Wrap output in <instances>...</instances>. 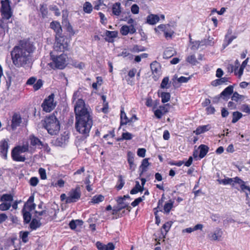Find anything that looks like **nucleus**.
Wrapping results in <instances>:
<instances>
[{
    "instance_id": "nucleus-40",
    "label": "nucleus",
    "mask_w": 250,
    "mask_h": 250,
    "mask_svg": "<svg viewBox=\"0 0 250 250\" xmlns=\"http://www.w3.org/2000/svg\"><path fill=\"white\" fill-rule=\"evenodd\" d=\"M242 114L238 111L233 112L232 113V120L231 122L233 124L236 123L242 117Z\"/></svg>"
},
{
    "instance_id": "nucleus-26",
    "label": "nucleus",
    "mask_w": 250,
    "mask_h": 250,
    "mask_svg": "<svg viewBox=\"0 0 250 250\" xmlns=\"http://www.w3.org/2000/svg\"><path fill=\"white\" fill-rule=\"evenodd\" d=\"M21 117L19 115L14 114L12 117L11 127L13 129H15L21 123Z\"/></svg>"
},
{
    "instance_id": "nucleus-55",
    "label": "nucleus",
    "mask_w": 250,
    "mask_h": 250,
    "mask_svg": "<svg viewBox=\"0 0 250 250\" xmlns=\"http://www.w3.org/2000/svg\"><path fill=\"white\" fill-rule=\"evenodd\" d=\"M244 69H242V68L240 67L238 68V66H237L235 67V70L234 71L235 75L238 76V78H240L243 74Z\"/></svg>"
},
{
    "instance_id": "nucleus-4",
    "label": "nucleus",
    "mask_w": 250,
    "mask_h": 250,
    "mask_svg": "<svg viewBox=\"0 0 250 250\" xmlns=\"http://www.w3.org/2000/svg\"><path fill=\"white\" fill-rule=\"evenodd\" d=\"M34 195L30 196L28 200L24 204L23 208L22 209L24 222L26 224L29 223L31 221V214L30 211L35 208L36 204L34 203Z\"/></svg>"
},
{
    "instance_id": "nucleus-35",
    "label": "nucleus",
    "mask_w": 250,
    "mask_h": 250,
    "mask_svg": "<svg viewBox=\"0 0 250 250\" xmlns=\"http://www.w3.org/2000/svg\"><path fill=\"white\" fill-rule=\"evenodd\" d=\"M158 95L161 98L162 103L163 104L168 102L170 98V94L168 92H162L160 95L158 92Z\"/></svg>"
},
{
    "instance_id": "nucleus-64",
    "label": "nucleus",
    "mask_w": 250,
    "mask_h": 250,
    "mask_svg": "<svg viewBox=\"0 0 250 250\" xmlns=\"http://www.w3.org/2000/svg\"><path fill=\"white\" fill-rule=\"evenodd\" d=\"M29 183L31 186L35 187L38 184L39 180L38 178L36 177H33L30 179Z\"/></svg>"
},
{
    "instance_id": "nucleus-5",
    "label": "nucleus",
    "mask_w": 250,
    "mask_h": 250,
    "mask_svg": "<svg viewBox=\"0 0 250 250\" xmlns=\"http://www.w3.org/2000/svg\"><path fill=\"white\" fill-rule=\"evenodd\" d=\"M69 40L63 36H56V42L54 44V51L64 52L67 50Z\"/></svg>"
},
{
    "instance_id": "nucleus-32",
    "label": "nucleus",
    "mask_w": 250,
    "mask_h": 250,
    "mask_svg": "<svg viewBox=\"0 0 250 250\" xmlns=\"http://www.w3.org/2000/svg\"><path fill=\"white\" fill-rule=\"evenodd\" d=\"M233 92V86L229 85L226 87L220 94L221 96L224 97H229Z\"/></svg>"
},
{
    "instance_id": "nucleus-34",
    "label": "nucleus",
    "mask_w": 250,
    "mask_h": 250,
    "mask_svg": "<svg viewBox=\"0 0 250 250\" xmlns=\"http://www.w3.org/2000/svg\"><path fill=\"white\" fill-rule=\"evenodd\" d=\"M174 202L170 200L168 202L166 203L164 206V212L168 213L173 207Z\"/></svg>"
},
{
    "instance_id": "nucleus-63",
    "label": "nucleus",
    "mask_w": 250,
    "mask_h": 250,
    "mask_svg": "<svg viewBox=\"0 0 250 250\" xmlns=\"http://www.w3.org/2000/svg\"><path fill=\"white\" fill-rule=\"evenodd\" d=\"M42 81L41 80H39L36 83H35L33 87L35 90H39L42 85Z\"/></svg>"
},
{
    "instance_id": "nucleus-51",
    "label": "nucleus",
    "mask_w": 250,
    "mask_h": 250,
    "mask_svg": "<svg viewBox=\"0 0 250 250\" xmlns=\"http://www.w3.org/2000/svg\"><path fill=\"white\" fill-rule=\"evenodd\" d=\"M145 200V196L137 198L134 200L133 202L131 203V205L133 207H135L138 205L141 202Z\"/></svg>"
},
{
    "instance_id": "nucleus-41",
    "label": "nucleus",
    "mask_w": 250,
    "mask_h": 250,
    "mask_svg": "<svg viewBox=\"0 0 250 250\" xmlns=\"http://www.w3.org/2000/svg\"><path fill=\"white\" fill-rule=\"evenodd\" d=\"M106 6L104 4L103 0H96L95 1V10H99L100 9L104 8Z\"/></svg>"
},
{
    "instance_id": "nucleus-6",
    "label": "nucleus",
    "mask_w": 250,
    "mask_h": 250,
    "mask_svg": "<svg viewBox=\"0 0 250 250\" xmlns=\"http://www.w3.org/2000/svg\"><path fill=\"white\" fill-rule=\"evenodd\" d=\"M55 95L52 93L46 98L42 104V107L44 111L50 112L56 107L57 103L54 101Z\"/></svg>"
},
{
    "instance_id": "nucleus-2",
    "label": "nucleus",
    "mask_w": 250,
    "mask_h": 250,
    "mask_svg": "<svg viewBox=\"0 0 250 250\" xmlns=\"http://www.w3.org/2000/svg\"><path fill=\"white\" fill-rule=\"evenodd\" d=\"M35 48L28 41H22L20 45L15 46L11 52V57L13 64L17 67L22 66L27 63L30 58V54Z\"/></svg>"
},
{
    "instance_id": "nucleus-49",
    "label": "nucleus",
    "mask_w": 250,
    "mask_h": 250,
    "mask_svg": "<svg viewBox=\"0 0 250 250\" xmlns=\"http://www.w3.org/2000/svg\"><path fill=\"white\" fill-rule=\"evenodd\" d=\"M169 106V104H164L163 105H160L159 107V109L163 113V114H166L168 112V107Z\"/></svg>"
},
{
    "instance_id": "nucleus-12",
    "label": "nucleus",
    "mask_w": 250,
    "mask_h": 250,
    "mask_svg": "<svg viewBox=\"0 0 250 250\" xmlns=\"http://www.w3.org/2000/svg\"><path fill=\"white\" fill-rule=\"evenodd\" d=\"M223 234L222 230L220 228H217L213 231L209 232L208 234L207 237L210 241H219L221 240Z\"/></svg>"
},
{
    "instance_id": "nucleus-33",
    "label": "nucleus",
    "mask_w": 250,
    "mask_h": 250,
    "mask_svg": "<svg viewBox=\"0 0 250 250\" xmlns=\"http://www.w3.org/2000/svg\"><path fill=\"white\" fill-rule=\"evenodd\" d=\"M144 188L142 187L138 181H136L135 187L130 190L131 194H135L139 192L143 191Z\"/></svg>"
},
{
    "instance_id": "nucleus-45",
    "label": "nucleus",
    "mask_w": 250,
    "mask_h": 250,
    "mask_svg": "<svg viewBox=\"0 0 250 250\" xmlns=\"http://www.w3.org/2000/svg\"><path fill=\"white\" fill-rule=\"evenodd\" d=\"M164 35H165V37L168 39H170L172 38L173 34H174V31L173 30H172L171 29H170V27H167L166 30H165V32H164Z\"/></svg>"
},
{
    "instance_id": "nucleus-46",
    "label": "nucleus",
    "mask_w": 250,
    "mask_h": 250,
    "mask_svg": "<svg viewBox=\"0 0 250 250\" xmlns=\"http://www.w3.org/2000/svg\"><path fill=\"white\" fill-rule=\"evenodd\" d=\"M13 200V197L11 194H5L0 198V201L2 202H11Z\"/></svg>"
},
{
    "instance_id": "nucleus-3",
    "label": "nucleus",
    "mask_w": 250,
    "mask_h": 250,
    "mask_svg": "<svg viewBox=\"0 0 250 250\" xmlns=\"http://www.w3.org/2000/svg\"><path fill=\"white\" fill-rule=\"evenodd\" d=\"M44 125L48 133L51 135H56L60 130V123L56 116L51 115L46 118Z\"/></svg>"
},
{
    "instance_id": "nucleus-39",
    "label": "nucleus",
    "mask_w": 250,
    "mask_h": 250,
    "mask_svg": "<svg viewBox=\"0 0 250 250\" xmlns=\"http://www.w3.org/2000/svg\"><path fill=\"white\" fill-rule=\"evenodd\" d=\"M219 184L224 185H230L234 186L233 178H227L223 179L218 180Z\"/></svg>"
},
{
    "instance_id": "nucleus-9",
    "label": "nucleus",
    "mask_w": 250,
    "mask_h": 250,
    "mask_svg": "<svg viewBox=\"0 0 250 250\" xmlns=\"http://www.w3.org/2000/svg\"><path fill=\"white\" fill-rule=\"evenodd\" d=\"M1 3V8L0 11L3 18L8 20L12 17V15L10 6V1L9 0H2Z\"/></svg>"
},
{
    "instance_id": "nucleus-62",
    "label": "nucleus",
    "mask_w": 250,
    "mask_h": 250,
    "mask_svg": "<svg viewBox=\"0 0 250 250\" xmlns=\"http://www.w3.org/2000/svg\"><path fill=\"white\" fill-rule=\"evenodd\" d=\"M146 150L145 148H139L137 150V155L140 157L144 158L146 155Z\"/></svg>"
},
{
    "instance_id": "nucleus-61",
    "label": "nucleus",
    "mask_w": 250,
    "mask_h": 250,
    "mask_svg": "<svg viewBox=\"0 0 250 250\" xmlns=\"http://www.w3.org/2000/svg\"><path fill=\"white\" fill-rule=\"evenodd\" d=\"M39 173L42 179L45 180L46 179L47 177L45 169L43 168H40L39 170Z\"/></svg>"
},
{
    "instance_id": "nucleus-50",
    "label": "nucleus",
    "mask_w": 250,
    "mask_h": 250,
    "mask_svg": "<svg viewBox=\"0 0 250 250\" xmlns=\"http://www.w3.org/2000/svg\"><path fill=\"white\" fill-rule=\"evenodd\" d=\"M103 83V79L102 77H96V82L95 83V90H97L98 88L101 86Z\"/></svg>"
},
{
    "instance_id": "nucleus-31",
    "label": "nucleus",
    "mask_w": 250,
    "mask_h": 250,
    "mask_svg": "<svg viewBox=\"0 0 250 250\" xmlns=\"http://www.w3.org/2000/svg\"><path fill=\"white\" fill-rule=\"evenodd\" d=\"M229 81V78L227 77L220 78V79H216L211 82V85L213 86L222 85Z\"/></svg>"
},
{
    "instance_id": "nucleus-20",
    "label": "nucleus",
    "mask_w": 250,
    "mask_h": 250,
    "mask_svg": "<svg viewBox=\"0 0 250 250\" xmlns=\"http://www.w3.org/2000/svg\"><path fill=\"white\" fill-rule=\"evenodd\" d=\"M118 32L117 31L106 30L105 32V40L108 42H113L114 39L118 36Z\"/></svg>"
},
{
    "instance_id": "nucleus-21",
    "label": "nucleus",
    "mask_w": 250,
    "mask_h": 250,
    "mask_svg": "<svg viewBox=\"0 0 250 250\" xmlns=\"http://www.w3.org/2000/svg\"><path fill=\"white\" fill-rule=\"evenodd\" d=\"M150 164L148 162V159L145 158L142 161L141 164L139 167V176H142L144 173L146 172Z\"/></svg>"
},
{
    "instance_id": "nucleus-48",
    "label": "nucleus",
    "mask_w": 250,
    "mask_h": 250,
    "mask_svg": "<svg viewBox=\"0 0 250 250\" xmlns=\"http://www.w3.org/2000/svg\"><path fill=\"white\" fill-rule=\"evenodd\" d=\"M65 27L67 32H68L71 35H74L75 32L73 29L72 26L70 25L69 22L67 21H65Z\"/></svg>"
},
{
    "instance_id": "nucleus-30",
    "label": "nucleus",
    "mask_w": 250,
    "mask_h": 250,
    "mask_svg": "<svg viewBox=\"0 0 250 250\" xmlns=\"http://www.w3.org/2000/svg\"><path fill=\"white\" fill-rule=\"evenodd\" d=\"M112 12L114 15L118 16L120 15L121 13V7L120 2H116L113 4Z\"/></svg>"
},
{
    "instance_id": "nucleus-19",
    "label": "nucleus",
    "mask_w": 250,
    "mask_h": 250,
    "mask_svg": "<svg viewBox=\"0 0 250 250\" xmlns=\"http://www.w3.org/2000/svg\"><path fill=\"white\" fill-rule=\"evenodd\" d=\"M11 156L13 160L16 162H24L26 160L24 156L21 155V153L13 148L11 152Z\"/></svg>"
},
{
    "instance_id": "nucleus-60",
    "label": "nucleus",
    "mask_w": 250,
    "mask_h": 250,
    "mask_svg": "<svg viewBox=\"0 0 250 250\" xmlns=\"http://www.w3.org/2000/svg\"><path fill=\"white\" fill-rule=\"evenodd\" d=\"M131 11L133 14H137L139 12V7L136 4H133L131 7Z\"/></svg>"
},
{
    "instance_id": "nucleus-14",
    "label": "nucleus",
    "mask_w": 250,
    "mask_h": 250,
    "mask_svg": "<svg viewBox=\"0 0 250 250\" xmlns=\"http://www.w3.org/2000/svg\"><path fill=\"white\" fill-rule=\"evenodd\" d=\"M68 133L64 132L60 136L57 138L55 144L58 146H62L65 145L68 142Z\"/></svg>"
},
{
    "instance_id": "nucleus-29",
    "label": "nucleus",
    "mask_w": 250,
    "mask_h": 250,
    "mask_svg": "<svg viewBox=\"0 0 250 250\" xmlns=\"http://www.w3.org/2000/svg\"><path fill=\"white\" fill-rule=\"evenodd\" d=\"M130 122V120L127 117L125 113V112L124 109L122 108L121 110L120 114V125H126Z\"/></svg>"
},
{
    "instance_id": "nucleus-11",
    "label": "nucleus",
    "mask_w": 250,
    "mask_h": 250,
    "mask_svg": "<svg viewBox=\"0 0 250 250\" xmlns=\"http://www.w3.org/2000/svg\"><path fill=\"white\" fill-rule=\"evenodd\" d=\"M97 96L98 98H96L98 100L103 101V107L100 108L99 106H97L96 110L98 112H102L104 113H107L108 112V103L106 101V96L105 95L102 94L101 93H97Z\"/></svg>"
},
{
    "instance_id": "nucleus-37",
    "label": "nucleus",
    "mask_w": 250,
    "mask_h": 250,
    "mask_svg": "<svg viewBox=\"0 0 250 250\" xmlns=\"http://www.w3.org/2000/svg\"><path fill=\"white\" fill-rule=\"evenodd\" d=\"M186 61L192 65H195L198 63L194 54L188 56L186 58Z\"/></svg>"
},
{
    "instance_id": "nucleus-54",
    "label": "nucleus",
    "mask_w": 250,
    "mask_h": 250,
    "mask_svg": "<svg viewBox=\"0 0 250 250\" xmlns=\"http://www.w3.org/2000/svg\"><path fill=\"white\" fill-rule=\"evenodd\" d=\"M241 110L243 112L250 114V106L248 104H244L242 105Z\"/></svg>"
},
{
    "instance_id": "nucleus-43",
    "label": "nucleus",
    "mask_w": 250,
    "mask_h": 250,
    "mask_svg": "<svg viewBox=\"0 0 250 250\" xmlns=\"http://www.w3.org/2000/svg\"><path fill=\"white\" fill-rule=\"evenodd\" d=\"M157 105V104H156L153 106L152 110H153V112L155 117L158 119H160L163 117V116L164 114H163V113L158 108L156 110H154V109L156 107Z\"/></svg>"
},
{
    "instance_id": "nucleus-27",
    "label": "nucleus",
    "mask_w": 250,
    "mask_h": 250,
    "mask_svg": "<svg viewBox=\"0 0 250 250\" xmlns=\"http://www.w3.org/2000/svg\"><path fill=\"white\" fill-rule=\"evenodd\" d=\"M150 68L153 74H159L161 66L157 61H154L150 64Z\"/></svg>"
},
{
    "instance_id": "nucleus-36",
    "label": "nucleus",
    "mask_w": 250,
    "mask_h": 250,
    "mask_svg": "<svg viewBox=\"0 0 250 250\" xmlns=\"http://www.w3.org/2000/svg\"><path fill=\"white\" fill-rule=\"evenodd\" d=\"M83 222L81 220H73L69 223V227L72 229H75L78 226H82Z\"/></svg>"
},
{
    "instance_id": "nucleus-52",
    "label": "nucleus",
    "mask_w": 250,
    "mask_h": 250,
    "mask_svg": "<svg viewBox=\"0 0 250 250\" xmlns=\"http://www.w3.org/2000/svg\"><path fill=\"white\" fill-rule=\"evenodd\" d=\"M122 139L125 140H130L133 138V135L131 133L126 132L122 133Z\"/></svg>"
},
{
    "instance_id": "nucleus-24",
    "label": "nucleus",
    "mask_w": 250,
    "mask_h": 250,
    "mask_svg": "<svg viewBox=\"0 0 250 250\" xmlns=\"http://www.w3.org/2000/svg\"><path fill=\"white\" fill-rule=\"evenodd\" d=\"M50 27L53 29L54 31L56 33V36H61L60 35L62 33V29L61 26L59 22L56 21H53L50 23Z\"/></svg>"
},
{
    "instance_id": "nucleus-17",
    "label": "nucleus",
    "mask_w": 250,
    "mask_h": 250,
    "mask_svg": "<svg viewBox=\"0 0 250 250\" xmlns=\"http://www.w3.org/2000/svg\"><path fill=\"white\" fill-rule=\"evenodd\" d=\"M9 146L8 142L6 140H3L0 142V153L1 156L4 158H7V154Z\"/></svg>"
},
{
    "instance_id": "nucleus-38",
    "label": "nucleus",
    "mask_w": 250,
    "mask_h": 250,
    "mask_svg": "<svg viewBox=\"0 0 250 250\" xmlns=\"http://www.w3.org/2000/svg\"><path fill=\"white\" fill-rule=\"evenodd\" d=\"M41 226L40 221L36 219H33L30 224V228L32 230H35L40 227Z\"/></svg>"
},
{
    "instance_id": "nucleus-58",
    "label": "nucleus",
    "mask_w": 250,
    "mask_h": 250,
    "mask_svg": "<svg viewBox=\"0 0 250 250\" xmlns=\"http://www.w3.org/2000/svg\"><path fill=\"white\" fill-rule=\"evenodd\" d=\"M170 27V25L169 24L165 25V24H162L158 25L157 28H155L154 30L156 33L158 32V29H160L164 32L165 30H166V29L167 27Z\"/></svg>"
},
{
    "instance_id": "nucleus-8",
    "label": "nucleus",
    "mask_w": 250,
    "mask_h": 250,
    "mask_svg": "<svg viewBox=\"0 0 250 250\" xmlns=\"http://www.w3.org/2000/svg\"><path fill=\"white\" fill-rule=\"evenodd\" d=\"M28 140L30 142V146L29 147H33L35 150L36 148H44L47 149L49 148L47 144H43L41 140L34 135H31L29 136Z\"/></svg>"
},
{
    "instance_id": "nucleus-18",
    "label": "nucleus",
    "mask_w": 250,
    "mask_h": 250,
    "mask_svg": "<svg viewBox=\"0 0 250 250\" xmlns=\"http://www.w3.org/2000/svg\"><path fill=\"white\" fill-rule=\"evenodd\" d=\"M134 153L131 151H128L127 154V160L129 164V169L131 171H134L135 170L136 165L134 164Z\"/></svg>"
},
{
    "instance_id": "nucleus-23",
    "label": "nucleus",
    "mask_w": 250,
    "mask_h": 250,
    "mask_svg": "<svg viewBox=\"0 0 250 250\" xmlns=\"http://www.w3.org/2000/svg\"><path fill=\"white\" fill-rule=\"evenodd\" d=\"M211 128V126L209 125H200L198 126L196 130L193 131L194 133L196 135H198L207 132Z\"/></svg>"
},
{
    "instance_id": "nucleus-42",
    "label": "nucleus",
    "mask_w": 250,
    "mask_h": 250,
    "mask_svg": "<svg viewBox=\"0 0 250 250\" xmlns=\"http://www.w3.org/2000/svg\"><path fill=\"white\" fill-rule=\"evenodd\" d=\"M83 9L84 12L90 13L93 10L92 5L90 2H85L83 4Z\"/></svg>"
},
{
    "instance_id": "nucleus-1",
    "label": "nucleus",
    "mask_w": 250,
    "mask_h": 250,
    "mask_svg": "<svg viewBox=\"0 0 250 250\" xmlns=\"http://www.w3.org/2000/svg\"><path fill=\"white\" fill-rule=\"evenodd\" d=\"M90 110L82 99L77 101L74 106L75 126L77 130L81 134H88L92 127V118L90 115Z\"/></svg>"
},
{
    "instance_id": "nucleus-22",
    "label": "nucleus",
    "mask_w": 250,
    "mask_h": 250,
    "mask_svg": "<svg viewBox=\"0 0 250 250\" xmlns=\"http://www.w3.org/2000/svg\"><path fill=\"white\" fill-rule=\"evenodd\" d=\"M96 245L99 250H114L115 249V246L112 243H108L105 245L100 242H97Z\"/></svg>"
},
{
    "instance_id": "nucleus-10",
    "label": "nucleus",
    "mask_w": 250,
    "mask_h": 250,
    "mask_svg": "<svg viewBox=\"0 0 250 250\" xmlns=\"http://www.w3.org/2000/svg\"><path fill=\"white\" fill-rule=\"evenodd\" d=\"M81 197L80 189L78 188L72 189L68 193V196L65 201L66 203L75 202L78 200Z\"/></svg>"
},
{
    "instance_id": "nucleus-7",
    "label": "nucleus",
    "mask_w": 250,
    "mask_h": 250,
    "mask_svg": "<svg viewBox=\"0 0 250 250\" xmlns=\"http://www.w3.org/2000/svg\"><path fill=\"white\" fill-rule=\"evenodd\" d=\"M54 52L51 53V57L53 63L56 68L59 69H63L66 64L67 57L64 54H62L60 55L56 56L53 55Z\"/></svg>"
},
{
    "instance_id": "nucleus-13",
    "label": "nucleus",
    "mask_w": 250,
    "mask_h": 250,
    "mask_svg": "<svg viewBox=\"0 0 250 250\" xmlns=\"http://www.w3.org/2000/svg\"><path fill=\"white\" fill-rule=\"evenodd\" d=\"M20 153L29 152L33 154L35 152V149L33 147H29V145L28 142L23 143L22 145L18 146L14 148Z\"/></svg>"
},
{
    "instance_id": "nucleus-57",
    "label": "nucleus",
    "mask_w": 250,
    "mask_h": 250,
    "mask_svg": "<svg viewBox=\"0 0 250 250\" xmlns=\"http://www.w3.org/2000/svg\"><path fill=\"white\" fill-rule=\"evenodd\" d=\"M233 95L231 97V100L235 102H238L239 100L241 99L243 97L242 95L239 94L237 92L232 93Z\"/></svg>"
},
{
    "instance_id": "nucleus-15",
    "label": "nucleus",
    "mask_w": 250,
    "mask_h": 250,
    "mask_svg": "<svg viewBox=\"0 0 250 250\" xmlns=\"http://www.w3.org/2000/svg\"><path fill=\"white\" fill-rule=\"evenodd\" d=\"M136 31V30L133 25L128 26L126 25H123L120 28V33L123 36H126L128 34H133Z\"/></svg>"
},
{
    "instance_id": "nucleus-25",
    "label": "nucleus",
    "mask_w": 250,
    "mask_h": 250,
    "mask_svg": "<svg viewBox=\"0 0 250 250\" xmlns=\"http://www.w3.org/2000/svg\"><path fill=\"white\" fill-rule=\"evenodd\" d=\"M160 20L159 16L157 15L149 14L146 18V23L150 25H154Z\"/></svg>"
},
{
    "instance_id": "nucleus-56",
    "label": "nucleus",
    "mask_w": 250,
    "mask_h": 250,
    "mask_svg": "<svg viewBox=\"0 0 250 250\" xmlns=\"http://www.w3.org/2000/svg\"><path fill=\"white\" fill-rule=\"evenodd\" d=\"M172 224V222L171 221H169L166 222L163 225L162 228L165 230L166 233L169 231L170 228L171 227Z\"/></svg>"
},
{
    "instance_id": "nucleus-53",
    "label": "nucleus",
    "mask_w": 250,
    "mask_h": 250,
    "mask_svg": "<svg viewBox=\"0 0 250 250\" xmlns=\"http://www.w3.org/2000/svg\"><path fill=\"white\" fill-rule=\"evenodd\" d=\"M118 182L119 184L116 186V188L118 190H119L122 188L125 184V182L122 175L119 176Z\"/></svg>"
},
{
    "instance_id": "nucleus-28",
    "label": "nucleus",
    "mask_w": 250,
    "mask_h": 250,
    "mask_svg": "<svg viewBox=\"0 0 250 250\" xmlns=\"http://www.w3.org/2000/svg\"><path fill=\"white\" fill-rule=\"evenodd\" d=\"M198 149L200 151L199 157L200 159L203 158L208 151L209 147L205 145H201Z\"/></svg>"
},
{
    "instance_id": "nucleus-44",
    "label": "nucleus",
    "mask_w": 250,
    "mask_h": 250,
    "mask_svg": "<svg viewBox=\"0 0 250 250\" xmlns=\"http://www.w3.org/2000/svg\"><path fill=\"white\" fill-rule=\"evenodd\" d=\"M169 86L170 84L169 83V78L168 77H164L162 80V83H161V87L162 88L167 89L169 87Z\"/></svg>"
},
{
    "instance_id": "nucleus-59",
    "label": "nucleus",
    "mask_w": 250,
    "mask_h": 250,
    "mask_svg": "<svg viewBox=\"0 0 250 250\" xmlns=\"http://www.w3.org/2000/svg\"><path fill=\"white\" fill-rule=\"evenodd\" d=\"M173 55V53L172 50H165L163 54V58L164 59H168Z\"/></svg>"
},
{
    "instance_id": "nucleus-47",
    "label": "nucleus",
    "mask_w": 250,
    "mask_h": 250,
    "mask_svg": "<svg viewBox=\"0 0 250 250\" xmlns=\"http://www.w3.org/2000/svg\"><path fill=\"white\" fill-rule=\"evenodd\" d=\"M11 206V203L3 202L0 204V210L5 211L8 210Z\"/></svg>"
},
{
    "instance_id": "nucleus-16",
    "label": "nucleus",
    "mask_w": 250,
    "mask_h": 250,
    "mask_svg": "<svg viewBox=\"0 0 250 250\" xmlns=\"http://www.w3.org/2000/svg\"><path fill=\"white\" fill-rule=\"evenodd\" d=\"M116 200L117 203V206L116 207H114V211H119L128 207L129 203L123 200L122 196L118 197Z\"/></svg>"
}]
</instances>
